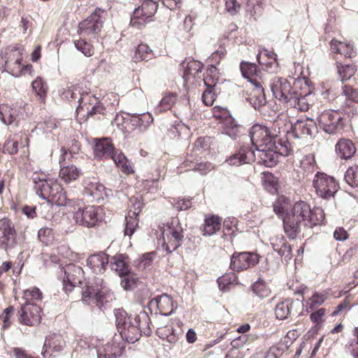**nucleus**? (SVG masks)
Listing matches in <instances>:
<instances>
[{
	"label": "nucleus",
	"mask_w": 358,
	"mask_h": 358,
	"mask_svg": "<svg viewBox=\"0 0 358 358\" xmlns=\"http://www.w3.org/2000/svg\"><path fill=\"white\" fill-rule=\"evenodd\" d=\"M275 151L282 156H289L293 151L292 146L288 141V137L279 138L273 141L271 149L268 152Z\"/></svg>",
	"instance_id": "37"
},
{
	"label": "nucleus",
	"mask_w": 358,
	"mask_h": 358,
	"mask_svg": "<svg viewBox=\"0 0 358 358\" xmlns=\"http://www.w3.org/2000/svg\"><path fill=\"white\" fill-rule=\"evenodd\" d=\"M80 143L76 139H71L69 141L66 146H63L61 148L59 156H62L64 151L66 152V155H64L65 159H68V161H72L73 155L78 154L80 151Z\"/></svg>",
	"instance_id": "47"
},
{
	"label": "nucleus",
	"mask_w": 358,
	"mask_h": 358,
	"mask_svg": "<svg viewBox=\"0 0 358 358\" xmlns=\"http://www.w3.org/2000/svg\"><path fill=\"white\" fill-rule=\"evenodd\" d=\"M154 56L152 50L147 44L141 43L136 49L134 59L135 62L149 61Z\"/></svg>",
	"instance_id": "49"
},
{
	"label": "nucleus",
	"mask_w": 358,
	"mask_h": 358,
	"mask_svg": "<svg viewBox=\"0 0 358 358\" xmlns=\"http://www.w3.org/2000/svg\"><path fill=\"white\" fill-rule=\"evenodd\" d=\"M127 115L131 116V122L136 127L146 128L153 122L152 115L149 113Z\"/></svg>",
	"instance_id": "44"
},
{
	"label": "nucleus",
	"mask_w": 358,
	"mask_h": 358,
	"mask_svg": "<svg viewBox=\"0 0 358 358\" xmlns=\"http://www.w3.org/2000/svg\"><path fill=\"white\" fill-rule=\"evenodd\" d=\"M336 151L341 159H349L356 152V148L351 140L341 138L336 145Z\"/></svg>",
	"instance_id": "34"
},
{
	"label": "nucleus",
	"mask_w": 358,
	"mask_h": 358,
	"mask_svg": "<svg viewBox=\"0 0 358 358\" xmlns=\"http://www.w3.org/2000/svg\"><path fill=\"white\" fill-rule=\"evenodd\" d=\"M142 2L141 6L136 8L131 18L132 27L141 29L156 13L160 0H139Z\"/></svg>",
	"instance_id": "11"
},
{
	"label": "nucleus",
	"mask_w": 358,
	"mask_h": 358,
	"mask_svg": "<svg viewBox=\"0 0 358 358\" xmlns=\"http://www.w3.org/2000/svg\"><path fill=\"white\" fill-rule=\"evenodd\" d=\"M110 267L120 276H126L130 273L129 259L122 254H117L109 260Z\"/></svg>",
	"instance_id": "28"
},
{
	"label": "nucleus",
	"mask_w": 358,
	"mask_h": 358,
	"mask_svg": "<svg viewBox=\"0 0 358 358\" xmlns=\"http://www.w3.org/2000/svg\"><path fill=\"white\" fill-rule=\"evenodd\" d=\"M29 143V139L25 134L20 136V140L8 138L3 143V152L10 155H15L18 152L20 144L23 147H28Z\"/></svg>",
	"instance_id": "36"
},
{
	"label": "nucleus",
	"mask_w": 358,
	"mask_h": 358,
	"mask_svg": "<svg viewBox=\"0 0 358 358\" xmlns=\"http://www.w3.org/2000/svg\"><path fill=\"white\" fill-rule=\"evenodd\" d=\"M330 50L334 55H338L343 60H348L355 56V51L352 44L340 41L336 38L329 42Z\"/></svg>",
	"instance_id": "24"
},
{
	"label": "nucleus",
	"mask_w": 358,
	"mask_h": 358,
	"mask_svg": "<svg viewBox=\"0 0 358 358\" xmlns=\"http://www.w3.org/2000/svg\"><path fill=\"white\" fill-rule=\"evenodd\" d=\"M255 160V152L249 146H243L236 150L225 162L231 166H240L252 163Z\"/></svg>",
	"instance_id": "23"
},
{
	"label": "nucleus",
	"mask_w": 358,
	"mask_h": 358,
	"mask_svg": "<svg viewBox=\"0 0 358 358\" xmlns=\"http://www.w3.org/2000/svg\"><path fill=\"white\" fill-rule=\"evenodd\" d=\"M124 351V346L120 343L113 341L108 343L98 353V358H117Z\"/></svg>",
	"instance_id": "35"
},
{
	"label": "nucleus",
	"mask_w": 358,
	"mask_h": 358,
	"mask_svg": "<svg viewBox=\"0 0 358 358\" xmlns=\"http://www.w3.org/2000/svg\"><path fill=\"white\" fill-rule=\"evenodd\" d=\"M150 304L156 306L159 313L164 315H171L176 308V302L169 295L164 294L152 299Z\"/></svg>",
	"instance_id": "27"
},
{
	"label": "nucleus",
	"mask_w": 358,
	"mask_h": 358,
	"mask_svg": "<svg viewBox=\"0 0 358 358\" xmlns=\"http://www.w3.org/2000/svg\"><path fill=\"white\" fill-rule=\"evenodd\" d=\"M332 59L334 61L336 75L342 83L349 81L355 76L357 71V66L355 63L343 60L338 55H334Z\"/></svg>",
	"instance_id": "20"
},
{
	"label": "nucleus",
	"mask_w": 358,
	"mask_h": 358,
	"mask_svg": "<svg viewBox=\"0 0 358 358\" xmlns=\"http://www.w3.org/2000/svg\"><path fill=\"white\" fill-rule=\"evenodd\" d=\"M178 93L173 92H166L159 104V110L160 112L166 111L175 105L178 99Z\"/></svg>",
	"instance_id": "46"
},
{
	"label": "nucleus",
	"mask_w": 358,
	"mask_h": 358,
	"mask_svg": "<svg viewBox=\"0 0 358 358\" xmlns=\"http://www.w3.org/2000/svg\"><path fill=\"white\" fill-rule=\"evenodd\" d=\"M270 132L273 136V140L278 139L281 134H287L289 136L288 129L289 126L287 123L286 120L282 118H277L272 123L271 127H268Z\"/></svg>",
	"instance_id": "43"
},
{
	"label": "nucleus",
	"mask_w": 358,
	"mask_h": 358,
	"mask_svg": "<svg viewBox=\"0 0 358 358\" xmlns=\"http://www.w3.org/2000/svg\"><path fill=\"white\" fill-rule=\"evenodd\" d=\"M78 225L85 228H97L103 222L105 212L101 206L88 205L79 207L73 217Z\"/></svg>",
	"instance_id": "6"
},
{
	"label": "nucleus",
	"mask_w": 358,
	"mask_h": 358,
	"mask_svg": "<svg viewBox=\"0 0 358 358\" xmlns=\"http://www.w3.org/2000/svg\"><path fill=\"white\" fill-rule=\"evenodd\" d=\"M34 189L37 195L52 204L65 206L70 203L62 186L55 180L49 179L43 171H36L31 176Z\"/></svg>",
	"instance_id": "3"
},
{
	"label": "nucleus",
	"mask_w": 358,
	"mask_h": 358,
	"mask_svg": "<svg viewBox=\"0 0 358 358\" xmlns=\"http://www.w3.org/2000/svg\"><path fill=\"white\" fill-rule=\"evenodd\" d=\"M82 296L84 301H93L99 307L115 299L113 292L108 289L103 280L100 278L89 280L82 292Z\"/></svg>",
	"instance_id": "4"
},
{
	"label": "nucleus",
	"mask_w": 358,
	"mask_h": 358,
	"mask_svg": "<svg viewBox=\"0 0 358 358\" xmlns=\"http://www.w3.org/2000/svg\"><path fill=\"white\" fill-rule=\"evenodd\" d=\"M316 128V123L313 120L307 117L301 118L291 125L292 131L289 133V138L293 136L296 138H306L313 136Z\"/></svg>",
	"instance_id": "21"
},
{
	"label": "nucleus",
	"mask_w": 358,
	"mask_h": 358,
	"mask_svg": "<svg viewBox=\"0 0 358 358\" xmlns=\"http://www.w3.org/2000/svg\"><path fill=\"white\" fill-rule=\"evenodd\" d=\"M316 162L313 155H305L300 161V168L304 173H310L315 171Z\"/></svg>",
	"instance_id": "62"
},
{
	"label": "nucleus",
	"mask_w": 358,
	"mask_h": 358,
	"mask_svg": "<svg viewBox=\"0 0 358 358\" xmlns=\"http://www.w3.org/2000/svg\"><path fill=\"white\" fill-rule=\"evenodd\" d=\"M31 87L41 102L45 103L48 94V86L45 82L41 78L38 77L32 82Z\"/></svg>",
	"instance_id": "52"
},
{
	"label": "nucleus",
	"mask_w": 358,
	"mask_h": 358,
	"mask_svg": "<svg viewBox=\"0 0 358 358\" xmlns=\"http://www.w3.org/2000/svg\"><path fill=\"white\" fill-rule=\"evenodd\" d=\"M236 280L234 273H226L217 279V284L220 289L224 291L229 289L230 286L234 285Z\"/></svg>",
	"instance_id": "64"
},
{
	"label": "nucleus",
	"mask_w": 358,
	"mask_h": 358,
	"mask_svg": "<svg viewBox=\"0 0 358 358\" xmlns=\"http://www.w3.org/2000/svg\"><path fill=\"white\" fill-rule=\"evenodd\" d=\"M213 144L214 138L208 136H199L193 143L192 150L199 153L210 152Z\"/></svg>",
	"instance_id": "40"
},
{
	"label": "nucleus",
	"mask_w": 358,
	"mask_h": 358,
	"mask_svg": "<svg viewBox=\"0 0 358 358\" xmlns=\"http://www.w3.org/2000/svg\"><path fill=\"white\" fill-rule=\"evenodd\" d=\"M138 227L139 218L136 217L135 213H128L127 215L125 217L124 235L129 237L131 236Z\"/></svg>",
	"instance_id": "53"
},
{
	"label": "nucleus",
	"mask_w": 358,
	"mask_h": 358,
	"mask_svg": "<svg viewBox=\"0 0 358 358\" xmlns=\"http://www.w3.org/2000/svg\"><path fill=\"white\" fill-rule=\"evenodd\" d=\"M252 290L260 299L267 298L271 295V289L262 279H259L252 284Z\"/></svg>",
	"instance_id": "56"
},
{
	"label": "nucleus",
	"mask_w": 358,
	"mask_h": 358,
	"mask_svg": "<svg viewBox=\"0 0 358 358\" xmlns=\"http://www.w3.org/2000/svg\"><path fill=\"white\" fill-rule=\"evenodd\" d=\"M313 185L317 194L325 199L334 197L339 189L338 183L333 177L320 172L315 176Z\"/></svg>",
	"instance_id": "10"
},
{
	"label": "nucleus",
	"mask_w": 358,
	"mask_h": 358,
	"mask_svg": "<svg viewBox=\"0 0 358 358\" xmlns=\"http://www.w3.org/2000/svg\"><path fill=\"white\" fill-rule=\"evenodd\" d=\"M41 308L36 303H24L17 313V320L21 324L34 327L40 324Z\"/></svg>",
	"instance_id": "16"
},
{
	"label": "nucleus",
	"mask_w": 358,
	"mask_h": 358,
	"mask_svg": "<svg viewBox=\"0 0 358 358\" xmlns=\"http://www.w3.org/2000/svg\"><path fill=\"white\" fill-rule=\"evenodd\" d=\"M120 334L122 339L132 343L138 341L141 336V330H139L134 321L128 327L123 328V330H120Z\"/></svg>",
	"instance_id": "38"
},
{
	"label": "nucleus",
	"mask_w": 358,
	"mask_h": 358,
	"mask_svg": "<svg viewBox=\"0 0 358 358\" xmlns=\"http://www.w3.org/2000/svg\"><path fill=\"white\" fill-rule=\"evenodd\" d=\"M22 299L24 303H36L41 302L43 299V293L36 287H31L23 291Z\"/></svg>",
	"instance_id": "45"
},
{
	"label": "nucleus",
	"mask_w": 358,
	"mask_h": 358,
	"mask_svg": "<svg viewBox=\"0 0 358 358\" xmlns=\"http://www.w3.org/2000/svg\"><path fill=\"white\" fill-rule=\"evenodd\" d=\"M288 354V347L282 343L270 348L265 358H280Z\"/></svg>",
	"instance_id": "58"
},
{
	"label": "nucleus",
	"mask_w": 358,
	"mask_h": 358,
	"mask_svg": "<svg viewBox=\"0 0 358 358\" xmlns=\"http://www.w3.org/2000/svg\"><path fill=\"white\" fill-rule=\"evenodd\" d=\"M65 345V341L62 336L57 334L48 336L45 341L42 355L44 358H48L52 353L61 352Z\"/></svg>",
	"instance_id": "25"
},
{
	"label": "nucleus",
	"mask_w": 358,
	"mask_h": 358,
	"mask_svg": "<svg viewBox=\"0 0 358 358\" xmlns=\"http://www.w3.org/2000/svg\"><path fill=\"white\" fill-rule=\"evenodd\" d=\"M5 67L6 71L15 77L31 73L32 66L31 64L23 65L22 54L17 50H10L6 53Z\"/></svg>",
	"instance_id": "15"
},
{
	"label": "nucleus",
	"mask_w": 358,
	"mask_h": 358,
	"mask_svg": "<svg viewBox=\"0 0 358 358\" xmlns=\"http://www.w3.org/2000/svg\"><path fill=\"white\" fill-rule=\"evenodd\" d=\"M163 238V248L171 253L180 247L184 241V231L178 218H171L159 227Z\"/></svg>",
	"instance_id": "5"
},
{
	"label": "nucleus",
	"mask_w": 358,
	"mask_h": 358,
	"mask_svg": "<svg viewBox=\"0 0 358 358\" xmlns=\"http://www.w3.org/2000/svg\"><path fill=\"white\" fill-rule=\"evenodd\" d=\"M105 10L96 8L85 20L81 21L78 27V34L87 37L99 36L103 26Z\"/></svg>",
	"instance_id": "8"
},
{
	"label": "nucleus",
	"mask_w": 358,
	"mask_h": 358,
	"mask_svg": "<svg viewBox=\"0 0 358 358\" xmlns=\"http://www.w3.org/2000/svg\"><path fill=\"white\" fill-rule=\"evenodd\" d=\"M157 334L162 338H166L170 343H176L178 340V336L181 334V330L176 332L171 326L157 328Z\"/></svg>",
	"instance_id": "50"
},
{
	"label": "nucleus",
	"mask_w": 358,
	"mask_h": 358,
	"mask_svg": "<svg viewBox=\"0 0 358 358\" xmlns=\"http://www.w3.org/2000/svg\"><path fill=\"white\" fill-rule=\"evenodd\" d=\"M292 301L286 300L278 303L275 308V314L278 319L284 320L290 314Z\"/></svg>",
	"instance_id": "57"
},
{
	"label": "nucleus",
	"mask_w": 358,
	"mask_h": 358,
	"mask_svg": "<svg viewBox=\"0 0 358 358\" xmlns=\"http://www.w3.org/2000/svg\"><path fill=\"white\" fill-rule=\"evenodd\" d=\"M230 268L234 272H242L255 266L260 256L252 252H234L231 256Z\"/></svg>",
	"instance_id": "14"
},
{
	"label": "nucleus",
	"mask_w": 358,
	"mask_h": 358,
	"mask_svg": "<svg viewBox=\"0 0 358 358\" xmlns=\"http://www.w3.org/2000/svg\"><path fill=\"white\" fill-rule=\"evenodd\" d=\"M324 219L322 208H311L309 203L300 200L294 203L290 212L283 218L284 231L289 238L294 239L301 233L303 226L313 228L320 224Z\"/></svg>",
	"instance_id": "1"
},
{
	"label": "nucleus",
	"mask_w": 358,
	"mask_h": 358,
	"mask_svg": "<svg viewBox=\"0 0 358 358\" xmlns=\"http://www.w3.org/2000/svg\"><path fill=\"white\" fill-rule=\"evenodd\" d=\"M203 64L197 60H192L184 66L182 78L185 85L194 84V80L199 76L203 70Z\"/></svg>",
	"instance_id": "30"
},
{
	"label": "nucleus",
	"mask_w": 358,
	"mask_h": 358,
	"mask_svg": "<svg viewBox=\"0 0 358 358\" xmlns=\"http://www.w3.org/2000/svg\"><path fill=\"white\" fill-rule=\"evenodd\" d=\"M250 137L252 145L259 151L267 152L272 146L273 136L271 135L268 127L256 124L250 129Z\"/></svg>",
	"instance_id": "13"
},
{
	"label": "nucleus",
	"mask_w": 358,
	"mask_h": 358,
	"mask_svg": "<svg viewBox=\"0 0 358 358\" xmlns=\"http://www.w3.org/2000/svg\"><path fill=\"white\" fill-rule=\"evenodd\" d=\"M135 324L137 325L139 330H141V334H143L145 336H150L152 333L151 322L148 315L142 312L134 318Z\"/></svg>",
	"instance_id": "42"
},
{
	"label": "nucleus",
	"mask_w": 358,
	"mask_h": 358,
	"mask_svg": "<svg viewBox=\"0 0 358 358\" xmlns=\"http://www.w3.org/2000/svg\"><path fill=\"white\" fill-rule=\"evenodd\" d=\"M79 105L76 108L78 115L88 118L101 115L106 116V108L99 99L90 93L81 94L78 99Z\"/></svg>",
	"instance_id": "7"
},
{
	"label": "nucleus",
	"mask_w": 358,
	"mask_h": 358,
	"mask_svg": "<svg viewBox=\"0 0 358 358\" xmlns=\"http://www.w3.org/2000/svg\"><path fill=\"white\" fill-rule=\"evenodd\" d=\"M111 159H113L117 166L121 169L123 173L130 175L134 173L131 165L122 152L116 151Z\"/></svg>",
	"instance_id": "41"
},
{
	"label": "nucleus",
	"mask_w": 358,
	"mask_h": 358,
	"mask_svg": "<svg viewBox=\"0 0 358 358\" xmlns=\"http://www.w3.org/2000/svg\"><path fill=\"white\" fill-rule=\"evenodd\" d=\"M84 280V271L80 266L73 264L67 265L64 268L63 279L64 292L70 293L75 287L82 285Z\"/></svg>",
	"instance_id": "17"
},
{
	"label": "nucleus",
	"mask_w": 358,
	"mask_h": 358,
	"mask_svg": "<svg viewBox=\"0 0 358 358\" xmlns=\"http://www.w3.org/2000/svg\"><path fill=\"white\" fill-rule=\"evenodd\" d=\"M0 119L5 124H11L16 119V110L8 104H0Z\"/></svg>",
	"instance_id": "48"
},
{
	"label": "nucleus",
	"mask_w": 358,
	"mask_h": 358,
	"mask_svg": "<svg viewBox=\"0 0 358 358\" xmlns=\"http://www.w3.org/2000/svg\"><path fill=\"white\" fill-rule=\"evenodd\" d=\"M345 180L350 186L358 188V165H354L347 169Z\"/></svg>",
	"instance_id": "61"
},
{
	"label": "nucleus",
	"mask_w": 358,
	"mask_h": 358,
	"mask_svg": "<svg viewBox=\"0 0 358 358\" xmlns=\"http://www.w3.org/2000/svg\"><path fill=\"white\" fill-rule=\"evenodd\" d=\"M222 219L215 215H206L204 223L200 229L203 236H212L221 229Z\"/></svg>",
	"instance_id": "33"
},
{
	"label": "nucleus",
	"mask_w": 358,
	"mask_h": 358,
	"mask_svg": "<svg viewBox=\"0 0 358 358\" xmlns=\"http://www.w3.org/2000/svg\"><path fill=\"white\" fill-rule=\"evenodd\" d=\"M255 83L251 84L252 90L248 99L253 105L255 108L264 106L266 99L264 94V88L263 87V80L259 82L255 80Z\"/></svg>",
	"instance_id": "31"
},
{
	"label": "nucleus",
	"mask_w": 358,
	"mask_h": 358,
	"mask_svg": "<svg viewBox=\"0 0 358 358\" xmlns=\"http://www.w3.org/2000/svg\"><path fill=\"white\" fill-rule=\"evenodd\" d=\"M38 238L41 243L46 245L51 244L55 239L52 229L47 227L40 229L38 232Z\"/></svg>",
	"instance_id": "63"
},
{
	"label": "nucleus",
	"mask_w": 358,
	"mask_h": 358,
	"mask_svg": "<svg viewBox=\"0 0 358 358\" xmlns=\"http://www.w3.org/2000/svg\"><path fill=\"white\" fill-rule=\"evenodd\" d=\"M115 316L116 327L119 332L134 322V319L129 316L123 309L115 310Z\"/></svg>",
	"instance_id": "51"
},
{
	"label": "nucleus",
	"mask_w": 358,
	"mask_h": 358,
	"mask_svg": "<svg viewBox=\"0 0 358 358\" xmlns=\"http://www.w3.org/2000/svg\"><path fill=\"white\" fill-rule=\"evenodd\" d=\"M17 244V233L13 222L7 219L0 220V247L8 250Z\"/></svg>",
	"instance_id": "18"
},
{
	"label": "nucleus",
	"mask_w": 358,
	"mask_h": 358,
	"mask_svg": "<svg viewBox=\"0 0 358 358\" xmlns=\"http://www.w3.org/2000/svg\"><path fill=\"white\" fill-rule=\"evenodd\" d=\"M239 67L243 77L250 84L255 83V80L262 81V71L255 64L243 61L240 63Z\"/></svg>",
	"instance_id": "29"
},
{
	"label": "nucleus",
	"mask_w": 358,
	"mask_h": 358,
	"mask_svg": "<svg viewBox=\"0 0 358 358\" xmlns=\"http://www.w3.org/2000/svg\"><path fill=\"white\" fill-rule=\"evenodd\" d=\"M262 174V182L264 187L272 194L277 193L278 188V178L270 172H264Z\"/></svg>",
	"instance_id": "55"
},
{
	"label": "nucleus",
	"mask_w": 358,
	"mask_h": 358,
	"mask_svg": "<svg viewBox=\"0 0 358 358\" xmlns=\"http://www.w3.org/2000/svg\"><path fill=\"white\" fill-rule=\"evenodd\" d=\"M65 155L66 152L64 151V155L59 156V164L60 166L59 177L65 183L69 184L79 178L81 171L75 165L69 164L71 161L65 159L64 156Z\"/></svg>",
	"instance_id": "22"
},
{
	"label": "nucleus",
	"mask_w": 358,
	"mask_h": 358,
	"mask_svg": "<svg viewBox=\"0 0 358 358\" xmlns=\"http://www.w3.org/2000/svg\"><path fill=\"white\" fill-rule=\"evenodd\" d=\"M257 59L259 65L266 68L271 67L276 62L274 56L266 50L259 51L257 56Z\"/></svg>",
	"instance_id": "60"
},
{
	"label": "nucleus",
	"mask_w": 358,
	"mask_h": 358,
	"mask_svg": "<svg viewBox=\"0 0 358 358\" xmlns=\"http://www.w3.org/2000/svg\"><path fill=\"white\" fill-rule=\"evenodd\" d=\"M220 78V72L214 64L208 66L203 74V83L206 87H216Z\"/></svg>",
	"instance_id": "39"
},
{
	"label": "nucleus",
	"mask_w": 358,
	"mask_h": 358,
	"mask_svg": "<svg viewBox=\"0 0 358 358\" xmlns=\"http://www.w3.org/2000/svg\"><path fill=\"white\" fill-rule=\"evenodd\" d=\"M328 295L329 293L327 291L314 292V294L307 301L308 308L311 310L317 308L327 299Z\"/></svg>",
	"instance_id": "54"
},
{
	"label": "nucleus",
	"mask_w": 358,
	"mask_h": 358,
	"mask_svg": "<svg viewBox=\"0 0 358 358\" xmlns=\"http://www.w3.org/2000/svg\"><path fill=\"white\" fill-rule=\"evenodd\" d=\"M74 45L78 50L80 51L85 57H92L94 54V47L85 39L80 38L74 41Z\"/></svg>",
	"instance_id": "59"
},
{
	"label": "nucleus",
	"mask_w": 358,
	"mask_h": 358,
	"mask_svg": "<svg viewBox=\"0 0 358 358\" xmlns=\"http://www.w3.org/2000/svg\"><path fill=\"white\" fill-rule=\"evenodd\" d=\"M87 266L96 273H102L109 263L108 256L100 252L90 256L87 260Z\"/></svg>",
	"instance_id": "32"
},
{
	"label": "nucleus",
	"mask_w": 358,
	"mask_h": 358,
	"mask_svg": "<svg viewBox=\"0 0 358 358\" xmlns=\"http://www.w3.org/2000/svg\"><path fill=\"white\" fill-rule=\"evenodd\" d=\"M317 122L320 127L329 134L339 133L345 127V119L338 110H324L319 115Z\"/></svg>",
	"instance_id": "9"
},
{
	"label": "nucleus",
	"mask_w": 358,
	"mask_h": 358,
	"mask_svg": "<svg viewBox=\"0 0 358 358\" xmlns=\"http://www.w3.org/2000/svg\"><path fill=\"white\" fill-rule=\"evenodd\" d=\"M302 85L301 80H295L293 85L285 78H275L271 85L273 96L282 103H287L290 107L301 110H306L308 106L305 103L306 93L299 88Z\"/></svg>",
	"instance_id": "2"
},
{
	"label": "nucleus",
	"mask_w": 358,
	"mask_h": 358,
	"mask_svg": "<svg viewBox=\"0 0 358 358\" xmlns=\"http://www.w3.org/2000/svg\"><path fill=\"white\" fill-rule=\"evenodd\" d=\"M341 95L345 101L341 106L343 110L348 115L357 113L358 88L348 84H344L341 87Z\"/></svg>",
	"instance_id": "19"
},
{
	"label": "nucleus",
	"mask_w": 358,
	"mask_h": 358,
	"mask_svg": "<svg viewBox=\"0 0 358 358\" xmlns=\"http://www.w3.org/2000/svg\"><path fill=\"white\" fill-rule=\"evenodd\" d=\"M213 114L222 123V133L233 138L240 135L241 127L236 124L227 108L216 106L213 108Z\"/></svg>",
	"instance_id": "12"
},
{
	"label": "nucleus",
	"mask_w": 358,
	"mask_h": 358,
	"mask_svg": "<svg viewBox=\"0 0 358 358\" xmlns=\"http://www.w3.org/2000/svg\"><path fill=\"white\" fill-rule=\"evenodd\" d=\"M94 141V155L96 158L100 159L112 158L116 151L110 139L105 138L99 140L95 139Z\"/></svg>",
	"instance_id": "26"
}]
</instances>
